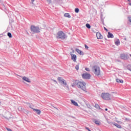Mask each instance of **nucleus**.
Instances as JSON below:
<instances>
[{"label": "nucleus", "mask_w": 131, "mask_h": 131, "mask_svg": "<svg viewBox=\"0 0 131 131\" xmlns=\"http://www.w3.org/2000/svg\"><path fill=\"white\" fill-rule=\"evenodd\" d=\"M57 80L60 84L63 86V88H66L68 91H69V86L67 84V81L64 78L59 77L57 78Z\"/></svg>", "instance_id": "f257e3e1"}, {"label": "nucleus", "mask_w": 131, "mask_h": 131, "mask_svg": "<svg viewBox=\"0 0 131 131\" xmlns=\"http://www.w3.org/2000/svg\"><path fill=\"white\" fill-rule=\"evenodd\" d=\"M77 85L79 89H81V90H82V91H84V92L86 93V91H85L86 90L85 88L86 84L84 82L79 81L77 82Z\"/></svg>", "instance_id": "f03ea898"}, {"label": "nucleus", "mask_w": 131, "mask_h": 131, "mask_svg": "<svg viewBox=\"0 0 131 131\" xmlns=\"http://www.w3.org/2000/svg\"><path fill=\"white\" fill-rule=\"evenodd\" d=\"M92 71L96 76H99L101 74V70H100V67L98 66H94L92 68Z\"/></svg>", "instance_id": "7ed1b4c3"}, {"label": "nucleus", "mask_w": 131, "mask_h": 131, "mask_svg": "<svg viewBox=\"0 0 131 131\" xmlns=\"http://www.w3.org/2000/svg\"><path fill=\"white\" fill-rule=\"evenodd\" d=\"M57 38H59L60 39H65L66 38V34L64 33L62 31H59L57 33Z\"/></svg>", "instance_id": "20e7f679"}, {"label": "nucleus", "mask_w": 131, "mask_h": 131, "mask_svg": "<svg viewBox=\"0 0 131 131\" xmlns=\"http://www.w3.org/2000/svg\"><path fill=\"white\" fill-rule=\"evenodd\" d=\"M31 31L33 33H38L40 32V29L38 27H35L34 26H31Z\"/></svg>", "instance_id": "39448f33"}, {"label": "nucleus", "mask_w": 131, "mask_h": 131, "mask_svg": "<svg viewBox=\"0 0 131 131\" xmlns=\"http://www.w3.org/2000/svg\"><path fill=\"white\" fill-rule=\"evenodd\" d=\"M101 98H102L103 100H106L107 101H110V100H111L110 94H109V93H102Z\"/></svg>", "instance_id": "423d86ee"}, {"label": "nucleus", "mask_w": 131, "mask_h": 131, "mask_svg": "<svg viewBox=\"0 0 131 131\" xmlns=\"http://www.w3.org/2000/svg\"><path fill=\"white\" fill-rule=\"evenodd\" d=\"M82 77L84 78V79H90V78H91V74L84 73L82 75Z\"/></svg>", "instance_id": "0eeeda50"}, {"label": "nucleus", "mask_w": 131, "mask_h": 131, "mask_svg": "<svg viewBox=\"0 0 131 131\" xmlns=\"http://www.w3.org/2000/svg\"><path fill=\"white\" fill-rule=\"evenodd\" d=\"M120 58L122 60H127L128 59V55L126 54H122L120 55Z\"/></svg>", "instance_id": "6e6552de"}, {"label": "nucleus", "mask_w": 131, "mask_h": 131, "mask_svg": "<svg viewBox=\"0 0 131 131\" xmlns=\"http://www.w3.org/2000/svg\"><path fill=\"white\" fill-rule=\"evenodd\" d=\"M22 79L24 81H26V82H28V83H31V80L28 77L26 76L22 77Z\"/></svg>", "instance_id": "1a4fd4ad"}, {"label": "nucleus", "mask_w": 131, "mask_h": 131, "mask_svg": "<svg viewBox=\"0 0 131 131\" xmlns=\"http://www.w3.org/2000/svg\"><path fill=\"white\" fill-rule=\"evenodd\" d=\"M71 56V60H72L73 62H76V60H77V56H76V55L74 54Z\"/></svg>", "instance_id": "9d476101"}, {"label": "nucleus", "mask_w": 131, "mask_h": 131, "mask_svg": "<svg viewBox=\"0 0 131 131\" xmlns=\"http://www.w3.org/2000/svg\"><path fill=\"white\" fill-rule=\"evenodd\" d=\"M96 36H97V39H102V38H103V36H102L101 33L99 32H97L96 33Z\"/></svg>", "instance_id": "9b49d317"}, {"label": "nucleus", "mask_w": 131, "mask_h": 131, "mask_svg": "<svg viewBox=\"0 0 131 131\" xmlns=\"http://www.w3.org/2000/svg\"><path fill=\"white\" fill-rule=\"evenodd\" d=\"M71 103L72 104V105H74V106H77V107H78V103H77V102H76L75 101L71 99Z\"/></svg>", "instance_id": "f8f14e48"}, {"label": "nucleus", "mask_w": 131, "mask_h": 131, "mask_svg": "<svg viewBox=\"0 0 131 131\" xmlns=\"http://www.w3.org/2000/svg\"><path fill=\"white\" fill-rule=\"evenodd\" d=\"M5 117L7 119H10V118H12V117H11V113H7L6 115H5Z\"/></svg>", "instance_id": "ddd939ff"}, {"label": "nucleus", "mask_w": 131, "mask_h": 131, "mask_svg": "<svg viewBox=\"0 0 131 131\" xmlns=\"http://www.w3.org/2000/svg\"><path fill=\"white\" fill-rule=\"evenodd\" d=\"M107 37L108 38H113V37H114V36L113 35V34L112 33L108 32V35H107Z\"/></svg>", "instance_id": "4468645a"}, {"label": "nucleus", "mask_w": 131, "mask_h": 131, "mask_svg": "<svg viewBox=\"0 0 131 131\" xmlns=\"http://www.w3.org/2000/svg\"><path fill=\"white\" fill-rule=\"evenodd\" d=\"M33 111H34L35 112H36V114H38V115H40V114L41 113V111H40V110H37V109H33Z\"/></svg>", "instance_id": "2eb2a0df"}, {"label": "nucleus", "mask_w": 131, "mask_h": 131, "mask_svg": "<svg viewBox=\"0 0 131 131\" xmlns=\"http://www.w3.org/2000/svg\"><path fill=\"white\" fill-rule=\"evenodd\" d=\"M76 51L78 52L79 55H82V56H83V52H82L80 50L76 49Z\"/></svg>", "instance_id": "dca6fc26"}, {"label": "nucleus", "mask_w": 131, "mask_h": 131, "mask_svg": "<svg viewBox=\"0 0 131 131\" xmlns=\"http://www.w3.org/2000/svg\"><path fill=\"white\" fill-rule=\"evenodd\" d=\"M94 123H95V124H97V125H100L101 124V122L97 120H95L94 121Z\"/></svg>", "instance_id": "f3484780"}, {"label": "nucleus", "mask_w": 131, "mask_h": 131, "mask_svg": "<svg viewBox=\"0 0 131 131\" xmlns=\"http://www.w3.org/2000/svg\"><path fill=\"white\" fill-rule=\"evenodd\" d=\"M116 81L117 82H120V83H123V80H120L118 78H116Z\"/></svg>", "instance_id": "a211bd4d"}, {"label": "nucleus", "mask_w": 131, "mask_h": 131, "mask_svg": "<svg viewBox=\"0 0 131 131\" xmlns=\"http://www.w3.org/2000/svg\"><path fill=\"white\" fill-rule=\"evenodd\" d=\"M114 125H115V126H116V127H117L118 128H122L121 125H119L117 123H114Z\"/></svg>", "instance_id": "6ab92c4d"}, {"label": "nucleus", "mask_w": 131, "mask_h": 131, "mask_svg": "<svg viewBox=\"0 0 131 131\" xmlns=\"http://www.w3.org/2000/svg\"><path fill=\"white\" fill-rule=\"evenodd\" d=\"M64 16L67 18H71V16H70V14H69L68 13H65Z\"/></svg>", "instance_id": "aec40b11"}, {"label": "nucleus", "mask_w": 131, "mask_h": 131, "mask_svg": "<svg viewBox=\"0 0 131 131\" xmlns=\"http://www.w3.org/2000/svg\"><path fill=\"white\" fill-rule=\"evenodd\" d=\"M115 45L116 46H119L120 45V41H119V40H118L115 42Z\"/></svg>", "instance_id": "412c9836"}, {"label": "nucleus", "mask_w": 131, "mask_h": 131, "mask_svg": "<svg viewBox=\"0 0 131 131\" xmlns=\"http://www.w3.org/2000/svg\"><path fill=\"white\" fill-rule=\"evenodd\" d=\"M86 27L89 29H91V25L89 24H86Z\"/></svg>", "instance_id": "4be33fe9"}, {"label": "nucleus", "mask_w": 131, "mask_h": 131, "mask_svg": "<svg viewBox=\"0 0 131 131\" xmlns=\"http://www.w3.org/2000/svg\"><path fill=\"white\" fill-rule=\"evenodd\" d=\"M28 106L30 107V108H31V109H32L33 110V109H34L33 108V106H32V105H31V104H30V103H28Z\"/></svg>", "instance_id": "5701e85b"}, {"label": "nucleus", "mask_w": 131, "mask_h": 131, "mask_svg": "<svg viewBox=\"0 0 131 131\" xmlns=\"http://www.w3.org/2000/svg\"><path fill=\"white\" fill-rule=\"evenodd\" d=\"M95 107L96 108V109H100V106H99L98 104H96Z\"/></svg>", "instance_id": "b1692460"}, {"label": "nucleus", "mask_w": 131, "mask_h": 131, "mask_svg": "<svg viewBox=\"0 0 131 131\" xmlns=\"http://www.w3.org/2000/svg\"><path fill=\"white\" fill-rule=\"evenodd\" d=\"M7 35L10 38H12V34L11 33H8Z\"/></svg>", "instance_id": "393cba45"}, {"label": "nucleus", "mask_w": 131, "mask_h": 131, "mask_svg": "<svg viewBox=\"0 0 131 131\" xmlns=\"http://www.w3.org/2000/svg\"><path fill=\"white\" fill-rule=\"evenodd\" d=\"M75 13H78V12H79V9H78V8H76V9H75Z\"/></svg>", "instance_id": "a878e982"}, {"label": "nucleus", "mask_w": 131, "mask_h": 131, "mask_svg": "<svg viewBox=\"0 0 131 131\" xmlns=\"http://www.w3.org/2000/svg\"><path fill=\"white\" fill-rule=\"evenodd\" d=\"M128 70H129V71H131V65H128L127 67Z\"/></svg>", "instance_id": "bb28decb"}, {"label": "nucleus", "mask_w": 131, "mask_h": 131, "mask_svg": "<svg viewBox=\"0 0 131 131\" xmlns=\"http://www.w3.org/2000/svg\"><path fill=\"white\" fill-rule=\"evenodd\" d=\"M74 53H75V51L73 50L70 53V54L71 56L72 55H74V54H74Z\"/></svg>", "instance_id": "cd10ccee"}, {"label": "nucleus", "mask_w": 131, "mask_h": 131, "mask_svg": "<svg viewBox=\"0 0 131 131\" xmlns=\"http://www.w3.org/2000/svg\"><path fill=\"white\" fill-rule=\"evenodd\" d=\"M75 69H76L77 70H78V69H79V66L78 64L75 66Z\"/></svg>", "instance_id": "c85d7f7f"}, {"label": "nucleus", "mask_w": 131, "mask_h": 131, "mask_svg": "<svg viewBox=\"0 0 131 131\" xmlns=\"http://www.w3.org/2000/svg\"><path fill=\"white\" fill-rule=\"evenodd\" d=\"M52 81H53V82H55V84H57L58 83V82H57L54 79H52Z\"/></svg>", "instance_id": "c756f323"}, {"label": "nucleus", "mask_w": 131, "mask_h": 131, "mask_svg": "<svg viewBox=\"0 0 131 131\" xmlns=\"http://www.w3.org/2000/svg\"><path fill=\"white\" fill-rule=\"evenodd\" d=\"M46 1L48 3V4H51V3H52V1L51 0H46Z\"/></svg>", "instance_id": "7c9ffc66"}, {"label": "nucleus", "mask_w": 131, "mask_h": 131, "mask_svg": "<svg viewBox=\"0 0 131 131\" xmlns=\"http://www.w3.org/2000/svg\"><path fill=\"white\" fill-rule=\"evenodd\" d=\"M85 48L86 50H89V47L88 46H86V45H85Z\"/></svg>", "instance_id": "2f4dec72"}, {"label": "nucleus", "mask_w": 131, "mask_h": 131, "mask_svg": "<svg viewBox=\"0 0 131 131\" xmlns=\"http://www.w3.org/2000/svg\"><path fill=\"white\" fill-rule=\"evenodd\" d=\"M117 122L118 123H120V124H122V122L120 121H117Z\"/></svg>", "instance_id": "473e14b6"}, {"label": "nucleus", "mask_w": 131, "mask_h": 131, "mask_svg": "<svg viewBox=\"0 0 131 131\" xmlns=\"http://www.w3.org/2000/svg\"><path fill=\"white\" fill-rule=\"evenodd\" d=\"M85 69L86 71H90V69L89 68H86Z\"/></svg>", "instance_id": "72a5a7b5"}, {"label": "nucleus", "mask_w": 131, "mask_h": 131, "mask_svg": "<svg viewBox=\"0 0 131 131\" xmlns=\"http://www.w3.org/2000/svg\"><path fill=\"white\" fill-rule=\"evenodd\" d=\"M88 107L89 108V109H92V106H91L90 104L88 105Z\"/></svg>", "instance_id": "f704fd0d"}, {"label": "nucleus", "mask_w": 131, "mask_h": 131, "mask_svg": "<svg viewBox=\"0 0 131 131\" xmlns=\"http://www.w3.org/2000/svg\"><path fill=\"white\" fill-rule=\"evenodd\" d=\"M7 130L8 131H12V129H10V128H7Z\"/></svg>", "instance_id": "c9c22d12"}, {"label": "nucleus", "mask_w": 131, "mask_h": 131, "mask_svg": "<svg viewBox=\"0 0 131 131\" xmlns=\"http://www.w3.org/2000/svg\"><path fill=\"white\" fill-rule=\"evenodd\" d=\"M104 29L106 31H108V29H107L105 27H104Z\"/></svg>", "instance_id": "e433bc0d"}, {"label": "nucleus", "mask_w": 131, "mask_h": 131, "mask_svg": "<svg viewBox=\"0 0 131 131\" xmlns=\"http://www.w3.org/2000/svg\"><path fill=\"white\" fill-rule=\"evenodd\" d=\"M32 4L33 5V2H34V0H31Z\"/></svg>", "instance_id": "4c0bfd02"}, {"label": "nucleus", "mask_w": 131, "mask_h": 131, "mask_svg": "<svg viewBox=\"0 0 131 131\" xmlns=\"http://www.w3.org/2000/svg\"><path fill=\"white\" fill-rule=\"evenodd\" d=\"M105 111H108V109H107V108H105Z\"/></svg>", "instance_id": "58836bf2"}, {"label": "nucleus", "mask_w": 131, "mask_h": 131, "mask_svg": "<svg viewBox=\"0 0 131 131\" xmlns=\"http://www.w3.org/2000/svg\"><path fill=\"white\" fill-rule=\"evenodd\" d=\"M124 39H125V40H126V38H125Z\"/></svg>", "instance_id": "ea45409f"}, {"label": "nucleus", "mask_w": 131, "mask_h": 131, "mask_svg": "<svg viewBox=\"0 0 131 131\" xmlns=\"http://www.w3.org/2000/svg\"><path fill=\"white\" fill-rule=\"evenodd\" d=\"M128 1V2H130V0H127Z\"/></svg>", "instance_id": "a19ab883"}, {"label": "nucleus", "mask_w": 131, "mask_h": 131, "mask_svg": "<svg viewBox=\"0 0 131 131\" xmlns=\"http://www.w3.org/2000/svg\"><path fill=\"white\" fill-rule=\"evenodd\" d=\"M55 109H56V110H58V108H56V107L55 108Z\"/></svg>", "instance_id": "79ce46f5"}, {"label": "nucleus", "mask_w": 131, "mask_h": 131, "mask_svg": "<svg viewBox=\"0 0 131 131\" xmlns=\"http://www.w3.org/2000/svg\"><path fill=\"white\" fill-rule=\"evenodd\" d=\"M129 6H131V3H129Z\"/></svg>", "instance_id": "37998d69"}, {"label": "nucleus", "mask_w": 131, "mask_h": 131, "mask_svg": "<svg viewBox=\"0 0 131 131\" xmlns=\"http://www.w3.org/2000/svg\"><path fill=\"white\" fill-rule=\"evenodd\" d=\"M1 104H2V102L0 101V105H1Z\"/></svg>", "instance_id": "c03bdc74"}]
</instances>
